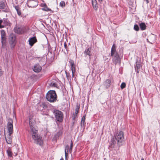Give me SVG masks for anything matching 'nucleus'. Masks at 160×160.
Instances as JSON below:
<instances>
[{"mask_svg":"<svg viewBox=\"0 0 160 160\" xmlns=\"http://www.w3.org/2000/svg\"><path fill=\"white\" fill-rule=\"evenodd\" d=\"M117 141L119 146L121 145L124 141L123 133L121 131H118L116 132L111 140L112 144H116Z\"/></svg>","mask_w":160,"mask_h":160,"instance_id":"f257e3e1","label":"nucleus"},{"mask_svg":"<svg viewBox=\"0 0 160 160\" xmlns=\"http://www.w3.org/2000/svg\"><path fill=\"white\" fill-rule=\"evenodd\" d=\"M32 137L34 140V142L40 146L43 144V141L41 136L38 134L37 130H34L32 132Z\"/></svg>","mask_w":160,"mask_h":160,"instance_id":"f03ea898","label":"nucleus"},{"mask_svg":"<svg viewBox=\"0 0 160 160\" xmlns=\"http://www.w3.org/2000/svg\"><path fill=\"white\" fill-rule=\"evenodd\" d=\"M46 98L50 102H56L57 99V96L55 92L53 90L49 91L46 95Z\"/></svg>","mask_w":160,"mask_h":160,"instance_id":"7ed1b4c3","label":"nucleus"},{"mask_svg":"<svg viewBox=\"0 0 160 160\" xmlns=\"http://www.w3.org/2000/svg\"><path fill=\"white\" fill-rule=\"evenodd\" d=\"M9 43L11 48H13L15 46L16 43V37L15 34L12 33L10 34L8 38Z\"/></svg>","mask_w":160,"mask_h":160,"instance_id":"20e7f679","label":"nucleus"},{"mask_svg":"<svg viewBox=\"0 0 160 160\" xmlns=\"http://www.w3.org/2000/svg\"><path fill=\"white\" fill-rule=\"evenodd\" d=\"M53 113L56 120L58 121L59 122L62 121L63 119V114L61 111L59 110H53Z\"/></svg>","mask_w":160,"mask_h":160,"instance_id":"39448f33","label":"nucleus"},{"mask_svg":"<svg viewBox=\"0 0 160 160\" xmlns=\"http://www.w3.org/2000/svg\"><path fill=\"white\" fill-rule=\"evenodd\" d=\"M13 120L11 119H8L7 128L8 133L12 134L13 132Z\"/></svg>","mask_w":160,"mask_h":160,"instance_id":"423d86ee","label":"nucleus"},{"mask_svg":"<svg viewBox=\"0 0 160 160\" xmlns=\"http://www.w3.org/2000/svg\"><path fill=\"white\" fill-rule=\"evenodd\" d=\"M9 21L7 19L4 18L2 20H0V28H3L9 25Z\"/></svg>","mask_w":160,"mask_h":160,"instance_id":"0eeeda50","label":"nucleus"},{"mask_svg":"<svg viewBox=\"0 0 160 160\" xmlns=\"http://www.w3.org/2000/svg\"><path fill=\"white\" fill-rule=\"evenodd\" d=\"M1 42L2 46L5 45L6 43V33L4 30H2L1 32Z\"/></svg>","mask_w":160,"mask_h":160,"instance_id":"6e6552de","label":"nucleus"},{"mask_svg":"<svg viewBox=\"0 0 160 160\" xmlns=\"http://www.w3.org/2000/svg\"><path fill=\"white\" fill-rule=\"evenodd\" d=\"M29 122L30 127L31 129V132L32 131L34 130H36L34 127L35 124V121L34 119L30 117L29 119Z\"/></svg>","mask_w":160,"mask_h":160,"instance_id":"1a4fd4ad","label":"nucleus"},{"mask_svg":"<svg viewBox=\"0 0 160 160\" xmlns=\"http://www.w3.org/2000/svg\"><path fill=\"white\" fill-rule=\"evenodd\" d=\"M116 47L114 44H113L111 50V56H114L118 55V54L116 51Z\"/></svg>","mask_w":160,"mask_h":160,"instance_id":"9d476101","label":"nucleus"},{"mask_svg":"<svg viewBox=\"0 0 160 160\" xmlns=\"http://www.w3.org/2000/svg\"><path fill=\"white\" fill-rule=\"evenodd\" d=\"M24 28L21 27H15L14 29V31L16 33L18 34H22L24 32Z\"/></svg>","mask_w":160,"mask_h":160,"instance_id":"9b49d317","label":"nucleus"},{"mask_svg":"<svg viewBox=\"0 0 160 160\" xmlns=\"http://www.w3.org/2000/svg\"><path fill=\"white\" fill-rule=\"evenodd\" d=\"M12 134H8L7 136L5 137L6 141L8 144H11L12 142V136H11Z\"/></svg>","mask_w":160,"mask_h":160,"instance_id":"f8f14e48","label":"nucleus"},{"mask_svg":"<svg viewBox=\"0 0 160 160\" xmlns=\"http://www.w3.org/2000/svg\"><path fill=\"white\" fill-rule=\"evenodd\" d=\"M112 61L115 64L120 63V58L119 55L113 56Z\"/></svg>","mask_w":160,"mask_h":160,"instance_id":"ddd939ff","label":"nucleus"},{"mask_svg":"<svg viewBox=\"0 0 160 160\" xmlns=\"http://www.w3.org/2000/svg\"><path fill=\"white\" fill-rule=\"evenodd\" d=\"M28 42L29 44L32 47L33 44L37 42V40L35 37L31 38H29Z\"/></svg>","mask_w":160,"mask_h":160,"instance_id":"4468645a","label":"nucleus"},{"mask_svg":"<svg viewBox=\"0 0 160 160\" xmlns=\"http://www.w3.org/2000/svg\"><path fill=\"white\" fill-rule=\"evenodd\" d=\"M42 69V67L38 64H36L33 67V70L35 72H39Z\"/></svg>","mask_w":160,"mask_h":160,"instance_id":"2eb2a0df","label":"nucleus"},{"mask_svg":"<svg viewBox=\"0 0 160 160\" xmlns=\"http://www.w3.org/2000/svg\"><path fill=\"white\" fill-rule=\"evenodd\" d=\"M71 70L72 73V77H74V73L75 72V66L74 65L73 62H71Z\"/></svg>","mask_w":160,"mask_h":160,"instance_id":"dca6fc26","label":"nucleus"},{"mask_svg":"<svg viewBox=\"0 0 160 160\" xmlns=\"http://www.w3.org/2000/svg\"><path fill=\"white\" fill-rule=\"evenodd\" d=\"M7 153L9 158H11L12 157V152L11 148L10 147H8L7 150Z\"/></svg>","mask_w":160,"mask_h":160,"instance_id":"f3484780","label":"nucleus"},{"mask_svg":"<svg viewBox=\"0 0 160 160\" xmlns=\"http://www.w3.org/2000/svg\"><path fill=\"white\" fill-rule=\"evenodd\" d=\"M111 81L109 79H107L106 80L105 82H104V85L107 88H109L111 84Z\"/></svg>","mask_w":160,"mask_h":160,"instance_id":"a211bd4d","label":"nucleus"},{"mask_svg":"<svg viewBox=\"0 0 160 160\" xmlns=\"http://www.w3.org/2000/svg\"><path fill=\"white\" fill-rule=\"evenodd\" d=\"M29 4L31 5L30 7H34L38 5L37 2L35 1H31L28 2Z\"/></svg>","mask_w":160,"mask_h":160,"instance_id":"6ab92c4d","label":"nucleus"},{"mask_svg":"<svg viewBox=\"0 0 160 160\" xmlns=\"http://www.w3.org/2000/svg\"><path fill=\"white\" fill-rule=\"evenodd\" d=\"M97 1L96 0H92V6L95 10H96L98 8Z\"/></svg>","mask_w":160,"mask_h":160,"instance_id":"aec40b11","label":"nucleus"},{"mask_svg":"<svg viewBox=\"0 0 160 160\" xmlns=\"http://www.w3.org/2000/svg\"><path fill=\"white\" fill-rule=\"evenodd\" d=\"M141 67V65L138 62H136V66L135 67V69L138 73L139 72L140 67Z\"/></svg>","mask_w":160,"mask_h":160,"instance_id":"412c9836","label":"nucleus"},{"mask_svg":"<svg viewBox=\"0 0 160 160\" xmlns=\"http://www.w3.org/2000/svg\"><path fill=\"white\" fill-rule=\"evenodd\" d=\"M139 26L141 30H144L145 29L146 26L144 23H141L140 24Z\"/></svg>","mask_w":160,"mask_h":160,"instance_id":"4be33fe9","label":"nucleus"},{"mask_svg":"<svg viewBox=\"0 0 160 160\" xmlns=\"http://www.w3.org/2000/svg\"><path fill=\"white\" fill-rule=\"evenodd\" d=\"M69 148V146L68 145H67L65 146V153L66 157L67 156L68 154Z\"/></svg>","mask_w":160,"mask_h":160,"instance_id":"5701e85b","label":"nucleus"},{"mask_svg":"<svg viewBox=\"0 0 160 160\" xmlns=\"http://www.w3.org/2000/svg\"><path fill=\"white\" fill-rule=\"evenodd\" d=\"M15 8L17 11V13L18 15L19 16H20L21 15V11L20 10L18 6H15Z\"/></svg>","mask_w":160,"mask_h":160,"instance_id":"b1692460","label":"nucleus"},{"mask_svg":"<svg viewBox=\"0 0 160 160\" xmlns=\"http://www.w3.org/2000/svg\"><path fill=\"white\" fill-rule=\"evenodd\" d=\"M5 7V5L4 2H0V9H3Z\"/></svg>","mask_w":160,"mask_h":160,"instance_id":"393cba45","label":"nucleus"},{"mask_svg":"<svg viewBox=\"0 0 160 160\" xmlns=\"http://www.w3.org/2000/svg\"><path fill=\"white\" fill-rule=\"evenodd\" d=\"M84 54L86 55H88L89 56H90V51L89 48L85 51L84 52Z\"/></svg>","mask_w":160,"mask_h":160,"instance_id":"a878e982","label":"nucleus"},{"mask_svg":"<svg viewBox=\"0 0 160 160\" xmlns=\"http://www.w3.org/2000/svg\"><path fill=\"white\" fill-rule=\"evenodd\" d=\"M85 116H83L82 118L81 121V125H84V124L85 121Z\"/></svg>","mask_w":160,"mask_h":160,"instance_id":"bb28decb","label":"nucleus"},{"mask_svg":"<svg viewBox=\"0 0 160 160\" xmlns=\"http://www.w3.org/2000/svg\"><path fill=\"white\" fill-rule=\"evenodd\" d=\"M50 85L51 86H53L56 87H57V85L56 82H54L53 81H52L50 83Z\"/></svg>","mask_w":160,"mask_h":160,"instance_id":"cd10ccee","label":"nucleus"},{"mask_svg":"<svg viewBox=\"0 0 160 160\" xmlns=\"http://www.w3.org/2000/svg\"><path fill=\"white\" fill-rule=\"evenodd\" d=\"M60 6L63 8L65 6V3L64 1H62L60 3Z\"/></svg>","mask_w":160,"mask_h":160,"instance_id":"c85d7f7f","label":"nucleus"},{"mask_svg":"<svg viewBox=\"0 0 160 160\" xmlns=\"http://www.w3.org/2000/svg\"><path fill=\"white\" fill-rule=\"evenodd\" d=\"M80 108V107L79 105H77L75 108V112L76 113H78V111Z\"/></svg>","mask_w":160,"mask_h":160,"instance_id":"c756f323","label":"nucleus"},{"mask_svg":"<svg viewBox=\"0 0 160 160\" xmlns=\"http://www.w3.org/2000/svg\"><path fill=\"white\" fill-rule=\"evenodd\" d=\"M134 29L136 31H138L139 30L138 26L137 25H135L134 26Z\"/></svg>","mask_w":160,"mask_h":160,"instance_id":"7c9ffc66","label":"nucleus"},{"mask_svg":"<svg viewBox=\"0 0 160 160\" xmlns=\"http://www.w3.org/2000/svg\"><path fill=\"white\" fill-rule=\"evenodd\" d=\"M121 88L122 89H123L126 87V84L125 82H122L121 85Z\"/></svg>","mask_w":160,"mask_h":160,"instance_id":"2f4dec72","label":"nucleus"},{"mask_svg":"<svg viewBox=\"0 0 160 160\" xmlns=\"http://www.w3.org/2000/svg\"><path fill=\"white\" fill-rule=\"evenodd\" d=\"M42 10L46 11H51V9L50 8H48L47 7H45L43 8L42 9Z\"/></svg>","mask_w":160,"mask_h":160,"instance_id":"473e14b6","label":"nucleus"},{"mask_svg":"<svg viewBox=\"0 0 160 160\" xmlns=\"http://www.w3.org/2000/svg\"><path fill=\"white\" fill-rule=\"evenodd\" d=\"M77 114L78 113H76L75 112L73 113V115L72 116V119L73 120H74L75 119V118H76V116H77Z\"/></svg>","mask_w":160,"mask_h":160,"instance_id":"72a5a7b5","label":"nucleus"},{"mask_svg":"<svg viewBox=\"0 0 160 160\" xmlns=\"http://www.w3.org/2000/svg\"><path fill=\"white\" fill-rule=\"evenodd\" d=\"M66 72V76H67V78H70V77H71V76H70V74L69 73H68L66 72Z\"/></svg>","mask_w":160,"mask_h":160,"instance_id":"f704fd0d","label":"nucleus"},{"mask_svg":"<svg viewBox=\"0 0 160 160\" xmlns=\"http://www.w3.org/2000/svg\"><path fill=\"white\" fill-rule=\"evenodd\" d=\"M3 72L1 68L0 67V76H1Z\"/></svg>","mask_w":160,"mask_h":160,"instance_id":"c9c22d12","label":"nucleus"},{"mask_svg":"<svg viewBox=\"0 0 160 160\" xmlns=\"http://www.w3.org/2000/svg\"><path fill=\"white\" fill-rule=\"evenodd\" d=\"M64 47L65 48V49H67V44L65 42L64 43Z\"/></svg>","mask_w":160,"mask_h":160,"instance_id":"e433bc0d","label":"nucleus"},{"mask_svg":"<svg viewBox=\"0 0 160 160\" xmlns=\"http://www.w3.org/2000/svg\"><path fill=\"white\" fill-rule=\"evenodd\" d=\"M41 106L43 108H44V107H46V105L44 104L42 105H41Z\"/></svg>","mask_w":160,"mask_h":160,"instance_id":"4c0bfd02","label":"nucleus"},{"mask_svg":"<svg viewBox=\"0 0 160 160\" xmlns=\"http://www.w3.org/2000/svg\"><path fill=\"white\" fill-rule=\"evenodd\" d=\"M72 146H73V143L72 142L71 143V144H70V147H71V148H72Z\"/></svg>","mask_w":160,"mask_h":160,"instance_id":"58836bf2","label":"nucleus"},{"mask_svg":"<svg viewBox=\"0 0 160 160\" xmlns=\"http://www.w3.org/2000/svg\"><path fill=\"white\" fill-rule=\"evenodd\" d=\"M72 148H71L70 147V149H69V152H71L72 151Z\"/></svg>","mask_w":160,"mask_h":160,"instance_id":"ea45409f","label":"nucleus"},{"mask_svg":"<svg viewBox=\"0 0 160 160\" xmlns=\"http://www.w3.org/2000/svg\"><path fill=\"white\" fill-rule=\"evenodd\" d=\"M145 0L146 1L147 3H148V0Z\"/></svg>","mask_w":160,"mask_h":160,"instance_id":"a19ab883","label":"nucleus"},{"mask_svg":"<svg viewBox=\"0 0 160 160\" xmlns=\"http://www.w3.org/2000/svg\"><path fill=\"white\" fill-rule=\"evenodd\" d=\"M60 160H63V158H62L60 159Z\"/></svg>","mask_w":160,"mask_h":160,"instance_id":"79ce46f5","label":"nucleus"},{"mask_svg":"<svg viewBox=\"0 0 160 160\" xmlns=\"http://www.w3.org/2000/svg\"><path fill=\"white\" fill-rule=\"evenodd\" d=\"M141 160H144V158H142Z\"/></svg>","mask_w":160,"mask_h":160,"instance_id":"37998d69","label":"nucleus"},{"mask_svg":"<svg viewBox=\"0 0 160 160\" xmlns=\"http://www.w3.org/2000/svg\"><path fill=\"white\" fill-rule=\"evenodd\" d=\"M99 1H102V0H98Z\"/></svg>","mask_w":160,"mask_h":160,"instance_id":"c03bdc74","label":"nucleus"},{"mask_svg":"<svg viewBox=\"0 0 160 160\" xmlns=\"http://www.w3.org/2000/svg\"><path fill=\"white\" fill-rule=\"evenodd\" d=\"M147 41H148V39H147Z\"/></svg>","mask_w":160,"mask_h":160,"instance_id":"a18cd8bd","label":"nucleus"}]
</instances>
